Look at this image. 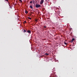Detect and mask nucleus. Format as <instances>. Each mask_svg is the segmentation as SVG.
I'll return each mask as SVG.
<instances>
[{"mask_svg":"<svg viewBox=\"0 0 77 77\" xmlns=\"http://www.w3.org/2000/svg\"><path fill=\"white\" fill-rule=\"evenodd\" d=\"M41 6V5H38V4H36V5H35V7L36 8H38L40 7Z\"/></svg>","mask_w":77,"mask_h":77,"instance_id":"nucleus-1","label":"nucleus"},{"mask_svg":"<svg viewBox=\"0 0 77 77\" xmlns=\"http://www.w3.org/2000/svg\"><path fill=\"white\" fill-rule=\"evenodd\" d=\"M42 10H43V11H44V10H45V8H43L42 9Z\"/></svg>","mask_w":77,"mask_h":77,"instance_id":"nucleus-15","label":"nucleus"},{"mask_svg":"<svg viewBox=\"0 0 77 77\" xmlns=\"http://www.w3.org/2000/svg\"><path fill=\"white\" fill-rule=\"evenodd\" d=\"M23 32H26V30H23Z\"/></svg>","mask_w":77,"mask_h":77,"instance_id":"nucleus-10","label":"nucleus"},{"mask_svg":"<svg viewBox=\"0 0 77 77\" xmlns=\"http://www.w3.org/2000/svg\"><path fill=\"white\" fill-rule=\"evenodd\" d=\"M64 44L65 45H66V43L65 42V41L64 42Z\"/></svg>","mask_w":77,"mask_h":77,"instance_id":"nucleus-11","label":"nucleus"},{"mask_svg":"<svg viewBox=\"0 0 77 77\" xmlns=\"http://www.w3.org/2000/svg\"><path fill=\"white\" fill-rule=\"evenodd\" d=\"M45 55H48V54L47 53L45 54Z\"/></svg>","mask_w":77,"mask_h":77,"instance_id":"nucleus-18","label":"nucleus"},{"mask_svg":"<svg viewBox=\"0 0 77 77\" xmlns=\"http://www.w3.org/2000/svg\"><path fill=\"white\" fill-rule=\"evenodd\" d=\"M73 41H70V42L71 43H72V42H73Z\"/></svg>","mask_w":77,"mask_h":77,"instance_id":"nucleus-16","label":"nucleus"},{"mask_svg":"<svg viewBox=\"0 0 77 77\" xmlns=\"http://www.w3.org/2000/svg\"><path fill=\"white\" fill-rule=\"evenodd\" d=\"M51 77H54V75H52V76H51Z\"/></svg>","mask_w":77,"mask_h":77,"instance_id":"nucleus-12","label":"nucleus"},{"mask_svg":"<svg viewBox=\"0 0 77 77\" xmlns=\"http://www.w3.org/2000/svg\"><path fill=\"white\" fill-rule=\"evenodd\" d=\"M30 4L32 3V1H30Z\"/></svg>","mask_w":77,"mask_h":77,"instance_id":"nucleus-9","label":"nucleus"},{"mask_svg":"<svg viewBox=\"0 0 77 77\" xmlns=\"http://www.w3.org/2000/svg\"><path fill=\"white\" fill-rule=\"evenodd\" d=\"M25 13H26V14H27L28 13V11H25Z\"/></svg>","mask_w":77,"mask_h":77,"instance_id":"nucleus-5","label":"nucleus"},{"mask_svg":"<svg viewBox=\"0 0 77 77\" xmlns=\"http://www.w3.org/2000/svg\"><path fill=\"white\" fill-rule=\"evenodd\" d=\"M27 18H28V19H29V20H31V18H30V17H27Z\"/></svg>","mask_w":77,"mask_h":77,"instance_id":"nucleus-8","label":"nucleus"},{"mask_svg":"<svg viewBox=\"0 0 77 77\" xmlns=\"http://www.w3.org/2000/svg\"><path fill=\"white\" fill-rule=\"evenodd\" d=\"M5 1H7V2H8V0H5Z\"/></svg>","mask_w":77,"mask_h":77,"instance_id":"nucleus-20","label":"nucleus"},{"mask_svg":"<svg viewBox=\"0 0 77 77\" xmlns=\"http://www.w3.org/2000/svg\"><path fill=\"white\" fill-rule=\"evenodd\" d=\"M8 3L9 4V2H8Z\"/></svg>","mask_w":77,"mask_h":77,"instance_id":"nucleus-21","label":"nucleus"},{"mask_svg":"<svg viewBox=\"0 0 77 77\" xmlns=\"http://www.w3.org/2000/svg\"><path fill=\"white\" fill-rule=\"evenodd\" d=\"M30 8L31 9H32V5L30 6Z\"/></svg>","mask_w":77,"mask_h":77,"instance_id":"nucleus-6","label":"nucleus"},{"mask_svg":"<svg viewBox=\"0 0 77 77\" xmlns=\"http://www.w3.org/2000/svg\"><path fill=\"white\" fill-rule=\"evenodd\" d=\"M75 40V39H74V38H72V40L71 41H73Z\"/></svg>","mask_w":77,"mask_h":77,"instance_id":"nucleus-7","label":"nucleus"},{"mask_svg":"<svg viewBox=\"0 0 77 77\" xmlns=\"http://www.w3.org/2000/svg\"><path fill=\"white\" fill-rule=\"evenodd\" d=\"M27 32L29 33H31V32L29 30H27Z\"/></svg>","mask_w":77,"mask_h":77,"instance_id":"nucleus-3","label":"nucleus"},{"mask_svg":"<svg viewBox=\"0 0 77 77\" xmlns=\"http://www.w3.org/2000/svg\"><path fill=\"white\" fill-rule=\"evenodd\" d=\"M19 2H22V0H19Z\"/></svg>","mask_w":77,"mask_h":77,"instance_id":"nucleus-17","label":"nucleus"},{"mask_svg":"<svg viewBox=\"0 0 77 77\" xmlns=\"http://www.w3.org/2000/svg\"><path fill=\"white\" fill-rule=\"evenodd\" d=\"M44 27L45 28H46V26H44Z\"/></svg>","mask_w":77,"mask_h":77,"instance_id":"nucleus-19","label":"nucleus"},{"mask_svg":"<svg viewBox=\"0 0 77 77\" xmlns=\"http://www.w3.org/2000/svg\"><path fill=\"white\" fill-rule=\"evenodd\" d=\"M27 22H26V21H23V24H25V23H26Z\"/></svg>","mask_w":77,"mask_h":77,"instance_id":"nucleus-4","label":"nucleus"},{"mask_svg":"<svg viewBox=\"0 0 77 77\" xmlns=\"http://www.w3.org/2000/svg\"><path fill=\"white\" fill-rule=\"evenodd\" d=\"M32 1H33V2H33V3H35L34 0H32Z\"/></svg>","mask_w":77,"mask_h":77,"instance_id":"nucleus-13","label":"nucleus"},{"mask_svg":"<svg viewBox=\"0 0 77 77\" xmlns=\"http://www.w3.org/2000/svg\"><path fill=\"white\" fill-rule=\"evenodd\" d=\"M35 22H37V21H38V20H37V19H35Z\"/></svg>","mask_w":77,"mask_h":77,"instance_id":"nucleus-14","label":"nucleus"},{"mask_svg":"<svg viewBox=\"0 0 77 77\" xmlns=\"http://www.w3.org/2000/svg\"><path fill=\"white\" fill-rule=\"evenodd\" d=\"M43 3H44V0H41V1H40V5L42 4Z\"/></svg>","mask_w":77,"mask_h":77,"instance_id":"nucleus-2","label":"nucleus"}]
</instances>
